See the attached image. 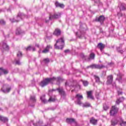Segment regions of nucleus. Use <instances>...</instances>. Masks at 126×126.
Returning a JSON list of instances; mask_svg holds the SVG:
<instances>
[{
	"label": "nucleus",
	"mask_w": 126,
	"mask_h": 126,
	"mask_svg": "<svg viewBox=\"0 0 126 126\" xmlns=\"http://www.w3.org/2000/svg\"><path fill=\"white\" fill-rule=\"evenodd\" d=\"M54 81H56L57 84L59 85V84H60V82H61V81H63V79L60 77L57 78L55 77L52 78H47L42 81L39 83V85L41 87H45V86H47V85L49 83H53Z\"/></svg>",
	"instance_id": "obj_1"
},
{
	"label": "nucleus",
	"mask_w": 126,
	"mask_h": 126,
	"mask_svg": "<svg viewBox=\"0 0 126 126\" xmlns=\"http://www.w3.org/2000/svg\"><path fill=\"white\" fill-rule=\"evenodd\" d=\"M55 49L63 50V47H64V38L63 37H62L58 39L56 43L54 45Z\"/></svg>",
	"instance_id": "obj_2"
},
{
	"label": "nucleus",
	"mask_w": 126,
	"mask_h": 126,
	"mask_svg": "<svg viewBox=\"0 0 126 126\" xmlns=\"http://www.w3.org/2000/svg\"><path fill=\"white\" fill-rule=\"evenodd\" d=\"M75 99H76V101L75 102V104L81 106V105H82L81 100H83V96L80 94H78L75 96Z\"/></svg>",
	"instance_id": "obj_3"
},
{
	"label": "nucleus",
	"mask_w": 126,
	"mask_h": 126,
	"mask_svg": "<svg viewBox=\"0 0 126 126\" xmlns=\"http://www.w3.org/2000/svg\"><path fill=\"white\" fill-rule=\"evenodd\" d=\"M65 86L66 87H67V86L74 87L75 86V90H76V91H78V90H80V85H79L78 84H77L75 86L74 85L72 84V83L69 81H66L65 83Z\"/></svg>",
	"instance_id": "obj_4"
},
{
	"label": "nucleus",
	"mask_w": 126,
	"mask_h": 126,
	"mask_svg": "<svg viewBox=\"0 0 126 126\" xmlns=\"http://www.w3.org/2000/svg\"><path fill=\"white\" fill-rule=\"evenodd\" d=\"M90 67L92 69H101V68H104L105 67V66L103 65H100V64H93L90 66H87V68H89Z\"/></svg>",
	"instance_id": "obj_5"
},
{
	"label": "nucleus",
	"mask_w": 126,
	"mask_h": 126,
	"mask_svg": "<svg viewBox=\"0 0 126 126\" xmlns=\"http://www.w3.org/2000/svg\"><path fill=\"white\" fill-rule=\"evenodd\" d=\"M62 14L60 12L55 13L53 15L49 16V20H53V19H59L61 18Z\"/></svg>",
	"instance_id": "obj_6"
},
{
	"label": "nucleus",
	"mask_w": 126,
	"mask_h": 126,
	"mask_svg": "<svg viewBox=\"0 0 126 126\" xmlns=\"http://www.w3.org/2000/svg\"><path fill=\"white\" fill-rule=\"evenodd\" d=\"M57 90L58 91L59 94L61 95V97H65V96H66V94H65V92L64 91V90H63V88L59 87L57 88Z\"/></svg>",
	"instance_id": "obj_7"
},
{
	"label": "nucleus",
	"mask_w": 126,
	"mask_h": 126,
	"mask_svg": "<svg viewBox=\"0 0 126 126\" xmlns=\"http://www.w3.org/2000/svg\"><path fill=\"white\" fill-rule=\"evenodd\" d=\"M11 90V88L8 85H4L2 88V91L3 93H8Z\"/></svg>",
	"instance_id": "obj_8"
},
{
	"label": "nucleus",
	"mask_w": 126,
	"mask_h": 126,
	"mask_svg": "<svg viewBox=\"0 0 126 126\" xmlns=\"http://www.w3.org/2000/svg\"><path fill=\"white\" fill-rule=\"evenodd\" d=\"M118 111H119V108L116 106H112L111 110H110V115L111 116H115L117 113H118Z\"/></svg>",
	"instance_id": "obj_9"
},
{
	"label": "nucleus",
	"mask_w": 126,
	"mask_h": 126,
	"mask_svg": "<svg viewBox=\"0 0 126 126\" xmlns=\"http://www.w3.org/2000/svg\"><path fill=\"white\" fill-rule=\"evenodd\" d=\"M95 20L97 22H100V24L102 25L103 22H104V21L105 20V16L101 15L98 18H95Z\"/></svg>",
	"instance_id": "obj_10"
},
{
	"label": "nucleus",
	"mask_w": 126,
	"mask_h": 126,
	"mask_svg": "<svg viewBox=\"0 0 126 126\" xmlns=\"http://www.w3.org/2000/svg\"><path fill=\"white\" fill-rule=\"evenodd\" d=\"M113 75H110L107 77V80L106 81V84L107 85H110L112 84V82H113Z\"/></svg>",
	"instance_id": "obj_11"
},
{
	"label": "nucleus",
	"mask_w": 126,
	"mask_h": 126,
	"mask_svg": "<svg viewBox=\"0 0 126 126\" xmlns=\"http://www.w3.org/2000/svg\"><path fill=\"white\" fill-rule=\"evenodd\" d=\"M21 16V13H19L17 16V18L18 20H15V19H10V20L12 22V23H13V22H18L20 19H21V17H20Z\"/></svg>",
	"instance_id": "obj_12"
},
{
	"label": "nucleus",
	"mask_w": 126,
	"mask_h": 126,
	"mask_svg": "<svg viewBox=\"0 0 126 126\" xmlns=\"http://www.w3.org/2000/svg\"><path fill=\"white\" fill-rule=\"evenodd\" d=\"M122 76H123V74H122V73L119 72L117 74V77L116 78V80H118L119 82H120L121 83H123V79L122 78Z\"/></svg>",
	"instance_id": "obj_13"
},
{
	"label": "nucleus",
	"mask_w": 126,
	"mask_h": 126,
	"mask_svg": "<svg viewBox=\"0 0 126 126\" xmlns=\"http://www.w3.org/2000/svg\"><path fill=\"white\" fill-rule=\"evenodd\" d=\"M7 73H8V70L0 68V76L2 74H7Z\"/></svg>",
	"instance_id": "obj_14"
},
{
	"label": "nucleus",
	"mask_w": 126,
	"mask_h": 126,
	"mask_svg": "<svg viewBox=\"0 0 126 126\" xmlns=\"http://www.w3.org/2000/svg\"><path fill=\"white\" fill-rule=\"evenodd\" d=\"M118 123L120 126H126V122L124 121L121 118H119Z\"/></svg>",
	"instance_id": "obj_15"
},
{
	"label": "nucleus",
	"mask_w": 126,
	"mask_h": 126,
	"mask_svg": "<svg viewBox=\"0 0 126 126\" xmlns=\"http://www.w3.org/2000/svg\"><path fill=\"white\" fill-rule=\"evenodd\" d=\"M52 46L47 45L45 49L42 51V53H43V54H47V53H49V52H50L49 50L50 49H52Z\"/></svg>",
	"instance_id": "obj_16"
},
{
	"label": "nucleus",
	"mask_w": 126,
	"mask_h": 126,
	"mask_svg": "<svg viewBox=\"0 0 126 126\" xmlns=\"http://www.w3.org/2000/svg\"><path fill=\"white\" fill-rule=\"evenodd\" d=\"M97 122H98V120L95 119V118H94V117H92V118H91V119L90 120V123L91 124H92V125H94V126L97 125Z\"/></svg>",
	"instance_id": "obj_17"
},
{
	"label": "nucleus",
	"mask_w": 126,
	"mask_h": 126,
	"mask_svg": "<svg viewBox=\"0 0 126 126\" xmlns=\"http://www.w3.org/2000/svg\"><path fill=\"white\" fill-rule=\"evenodd\" d=\"M119 124V118H117V119H113L111 121V125L112 126H115L116 125H118Z\"/></svg>",
	"instance_id": "obj_18"
},
{
	"label": "nucleus",
	"mask_w": 126,
	"mask_h": 126,
	"mask_svg": "<svg viewBox=\"0 0 126 126\" xmlns=\"http://www.w3.org/2000/svg\"><path fill=\"white\" fill-rule=\"evenodd\" d=\"M97 48H98V49H100L101 52H102L103 49H104L105 48V45L103 44V43H99L97 45Z\"/></svg>",
	"instance_id": "obj_19"
},
{
	"label": "nucleus",
	"mask_w": 126,
	"mask_h": 126,
	"mask_svg": "<svg viewBox=\"0 0 126 126\" xmlns=\"http://www.w3.org/2000/svg\"><path fill=\"white\" fill-rule=\"evenodd\" d=\"M83 108H88L89 107H91V104L89 102H85L84 103H82L81 104Z\"/></svg>",
	"instance_id": "obj_20"
},
{
	"label": "nucleus",
	"mask_w": 126,
	"mask_h": 126,
	"mask_svg": "<svg viewBox=\"0 0 126 126\" xmlns=\"http://www.w3.org/2000/svg\"><path fill=\"white\" fill-rule=\"evenodd\" d=\"M120 10H126V5L124 3H121L120 5Z\"/></svg>",
	"instance_id": "obj_21"
},
{
	"label": "nucleus",
	"mask_w": 126,
	"mask_h": 126,
	"mask_svg": "<svg viewBox=\"0 0 126 126\" xmlns=\"http://www.w3.org/2000/svg\"><path fill=\"white\" fill-rule=\"evenodd\" d=\"M61 30L59 29H56L55 31V32H54V34L56 35V36H60V35H61Z\"/></svg>",
	"instance_id": "obj_22"
},
{
	"label": "nucleus",
	"mask_w": 126,
	"mask_h": 126,
	"mask_svg": "<svg viewBox=\"0 0 126 126\" xmlns=\"http://www.w3.org/2000/svg\"><path fill=\"white\" fill-rule=\"evenodd\" d=\"M55 5L56 7H60L61 8H63L64 7V5L63 4H62L59 2H56L55 3Z\"/></svg>",
	"instance_id": "obj_23"
},
{
	"label": "nucleus",
	"mask_w": 126,
	"mask_h": 126,
	"mask_svg": "<svg viewBox=\"0 0 126 126\" xmlns=\"http://www.w3.org/2000/svg\"><path fill=\"white\" fill-rule=\"evenodd\" d=\"M45 95L43 94L41 96H40V100L42 102V103H44V104H46V103H48V100H46L45 98Z\"/></svg>",
	"instance_id": "obj_24"
},
{
	"label": "nucleus",
	"mask_w": 126,
	"mask_h": 126,
	"mask_svg": "<svg viewBox=\"0 0 126 126\" xmlns=\"http://www.w3.org/2000/svg\"><path fill=\"white\" fill-rule=\"evenodd\" d=\"M95 59V54L94 53H91L90 54L89 57L88 58V61H90V60H94Z\"/></svg>",
	"instance_id": "obj_25"
},
{
	"label": "nucleus",
	"mask_w": 126,
	"mask_h": 126,
	"mask_svg": "<svg viewBox=\"0 0 126 126\" xmlns=\"http://www.w3.org/2000/svg\"><path fill=\"white\" fill-rule=\"evenodd\" d=\"M66 123L68 124H71L72 123H74L75 120L72 118H67L66 120Z\"/></svg>",
	"instance_id": "obj_26"
},
{
	"label": "nucleus",
	"mask_w": 126,
	"mask_h": 126,
	"mask_svg": "<svg viewBox=\"0 0 126 126\" xmlns=\"http://www.w3.org/2000/svg\"><path fill=\"white\" fill-rule=\"evenodd\" d=\"M88 94V98H90V99H94V97L93 96H92V91H89L87 92Z\"/></svg>",
	"instance_id": "obj_27"
},
{
	"label": "nucleus",
	"mask_w": 126,
	"mask_h": 126,
	"mask_svg": "<svg viewBox=\"0 0 126 126\" xmlns=\"http://www.w3.org/2000/svg\"><path fill=\"white\" fill-rule=\"evenodd\" d=\"M124 100H125V98H124V97L119 98V99H117L116 103L117 105H119V104H120V103H121V102H123Z\"/></svg>",
	"instance_id": "obj_28"
},
{
	"label": "nucleus",
	"mask_w": 126,
	"mask_h": 126,
	"mask_svg": "<svg viewBox=\"0 0 126 126\" xmlns=\"http://www.w3.org/2000/svg\"><path fill=\"white\" fill-rule=\"evenodd\" d=\"M0 121H1V122H3V123H5L8 121L7 118L5 117H3L1 116H0Z\"/></svg>",
	"instance_id": "obj_29"
},
{
	"label": "nucleus",
	"mask_w": 126,
	"mask_h": 126,
	"mask_svg": "<svg viewBox=\"0 0 126 126\" xmlns=\"http://www.w3.org/2000/svg\"><path fill=\"white\" fill-rule=\"evenodd\" d=\"M122 45H120V46L117 48V51L118 53H120V54H123L124 53V51L122 50Z\"/></svg>",
	"instance_id": "obj_30"
},
{
	"label": "nucleus",
	"mask_w": 126,
	"mask_h": 126,
	"mask_svg": "<svg viewBox=\"0 0 126 126\" xmlns=\"http://www.w3.org/2000/svg\"><path fill=\"white\" fill-rule=\"evenodd\" d=\"M94 78L95 80V82L99 83V82H100V77H99V76H98L96 75H94Z\"/></svg>",
	"instance_id": "obj_31"
},
{
	"label": "nucleus",
	"mask_w": 126,
	"mask_h": 126,
	"mask_svg": "<svg viewBox=\"0 0 126 126\" xmlns=\"http://www.w3.org/2000/svg\"><path fill=\"white\" fill-rule=\"evenodd\" d=\"M3 49L6 51H8V45H6V43H3Z\"/></svg>",
	"instance_id": "obj_32"
},
{
	"label": "nucleus",
	"mask_w": 126,
	"mask_h": 126,
	"mask_svg": "<svg viewBox=\"0 0 126 126\" xmlns=\"http://www.w3.org/2000/svg\"><path fill=\"white\" fill-rule=\"evenodd\" d=\"M83 33H84V32H82L81 31H80V33H79V32H77L76 33V36H77V37H78L80 38H81V35H82L83 34Z\"/></svg>",
	"instance_id": "obj_33"
},
{
	"label": "nucleus",
	"mask_w": 126,
	"mask_h": 126,
	"mask_svg": "<svg viewBox=\"0 0 126 126\" xmlns=\"http://www.w3.org/2000/svg\"><path fill=\"white\" fill-rule=\"evenodd\" d=\"M16 35H20V34H21V29H20V28L16 30Z\"/></svg>",
	"instance_id": "obj_34"
},
{
	"label": "nucleus",
	"mask_w": 126,
	"mask_h": 126,
	"mask_svg": "<svg viewBox=\"0 0 126 126\" xmlns=\"http://www.w3.org/2000/svg\"><path fill=\"white\" fill-rule=\"evenodd\" d=\"M17 57L20 59V58H22V53L21 52L19 51L17 54Z\"/></svg>",
	"instance_id": "obj_35"
},
{
	"label": "nucleus",
	"mask_w": 126,
	"mask_h": 126,
	"mask_svg": "<svg viewBox=\"0 0 126 126\" xmlns=\"http://www.w3.org/2000/svg\"><path fill=\"white\" fill-rule=\"evenodd\" d=\"M83 84L84 86H88L89 83L87 81H82Z\"/></svg>",
	"instance_id": "obj_36"
},
{
	"label": "nucleus",
	"mask_w": 126,
	"mask_h": 126,
	"mask_svg": "<svg viewBox=\"0 0 126 126\" xmlns=\"http://www.w3.org/2000/svg\"><path fill=\"white\" fill-rule=\"evenodd\" d=\"M31 100H32V101L33 102H36V98L35 96H31Z\"/></svg>",
	"instance_id": "obj_37"
},
{
	"label": "nucleus",
	"mask_w": 126,
	"mask_h": 126,
	"mask_svg": "<svg viewBox=\"0 0 126 126\" xmlns=\"http://www.w3.org/2000/svg\"><path fill=\"white\" fill-rule=\"evenodd\" d=\"M0 24L1 25H5V21L3 20H0Z\"/></svg>",
	"instance_id": "obj_38"
},
{
	"label": "nucleus",
	"mask_w": 126,
	"mask_h": 126,
	"mask_svg": "<svg viewBox=\"0 0 126 126\" xmlns=\"http://www.w3.org/2000/svg\"><path fill=\"white\" fill-rule=\"evenodd\" d=\"M43 62H44L45 63H50V60H49V59L47 58V59H44Z\"/></svg>",
	"instance_id": "obj_39"
},
{
	"label": "nucleus",
	"mask_w": 126,
	"mask_h": 126,
	"mask_svg": "<svg viewBox=\"0 0 126 126\" xmlns=\"http://www.w3.org/2000/svg\"><path fill=\"white\" fill-rule=\"evenodd\" d=\"M108 109H109V106H107L106 105H103V110L107 111Z\"/></svg>",
	"instance_id": "obj_40"
},
{
	"label": "nucleus",
	"mask_w": 126,
	"mask_h": 126,
	"mask_svg": "<svg viewBox=\"0 0 126 126\" xmlns=\"http://www.w3.org/2000/svg\"><path fill=\"white\" fill-rule=\"evenodd\" d=\"M55 98H52V97H50L49 100L47 101V102H54Z\"/></svg>",
	"instance_id": "obj_41"
},
{
	"label": "nucleus",
	"mask_w": 126,
	"mask_h": 126,
	"mask_svg": "<svg viewBox=\"0 0 126 126\" xmlns=\"http://www.w3.org/2000/svg\"><path fill=\"white\" fill-rule=\"evenodd\" d=\"M32 49V47H31V46H30L28 47L27 48H26V51H31Z\"/></svg>",
	"instance_id": "obj_42"
},
{
	"label": "nucleus",
	"mask_w": 126,
	"mask_h": 126,
	"mask_svg": "<svg viewBox=\"0 0 126 126\" xmlns=\"http://www.w3.org/2000/svg\"><path fill=\"white\" fill-rule=\"evenodd\" d=\"M117 15L118 16H119V17H121L122 16H123V14L122 13V12H119L117 13Z\"/></svg>",
	"instance_id": "obj_43"
},
{
	"label": "nucleus",
	"mask_w": 126,
	"mask_h": 126,
	"mask_svg": "<svg viewBox=\"0 0 126 126\" xmlns=\"http://www.w3.org/2000/svg\"><path fill=\"white\" fill-rule=\"evenodd\" d=\"M16 64H18L19 65L21 64V63H20V61H19V60H16Z\"/></svg>",
	"instance_id": "obj_44"
},
{
	"label": "nucleus",
	"mask_w": 126,
	"mask_h": 126,
	"mask_svg": "<svg viewBox=\"0 0 126 126\" xmlns=\"http://www.w3.org/2000/svg\"><path fill=\"white\" fill-rule=\"evenodd\" d=\"M108 65H109V66H113L114 65V63L111 62L110 63H108Z\"/></svg>",
	"instance_id": "obj_45"
},
{
	"label": "nucleus",
	"mask_w": 126,
	"mask_h": 126,
	"mask_svg": "<svg viewBox=\"0 0 126 126\" xmlns=\"http://www.w3.org/2000/svg\"><path fill=\"white\" fill-rule=\"evenodd\" d=\"M100 33H102V34H105L106 32H105L103 31V30L102 29H100Z\"/></svg>",
	"instance_id": "obj_46"
},
{
	"label": "nucleus",
	"mask_w": 126,
	"mask_h": 126,
	"mask_svg": "<svg viewBox=\"0 0 126 126\" xmlns=\"http://www.w3.org/2000/svg\"><path fill=\"white\" fill-rule=\"evenodd\" d=\"M70 50H69V49H67L64 50V53H70Z\"/></svg>",
	"instance_id": "obj_47"
},
{
	"label": "nucleus",
	"mask_w": 126,
	"mask_h": 126,
	"mask_svg": "<svg viewBox=\"0 0 126 126\" xmlns=\"http://www.w3.org/2000/svg\"><path fill=\"white\" fill-rule=\"evenodd\" d=\"M58 91V90H57V89H52V90H49V92H54V91Z\"/></svg>",
	"instance_id": "obj_48"
},
{
	"label": "nucleus",
	"mask_w": 126,
	"mask_h": 126,
	"mask_svg": "<svg viewBox=\"0 0 126 126\" xmlns=\"http://www.w3.org/2000/svg\"><path fill=\"white\" fill-rule=\"evenodd\" d=\"M81 57H82V58H83V59L85 58V56L84 55V54H81Z\"/></svg>",
	"instance_id": "obj_49"
},
{
	"label": "nucleus",
	"mask_w": 126,
	"mask_h": 126,
	"mask_svg": "<svg viewBox=\"0 0 126 126\" xmlns=\"http://www.w3.org/2000/svg\"><path fill=\"white\" fill-rule=\"evenodd\" d=\"M32 51L34 52L36 49H35V47H32Z\"/></svg>",
	"instance_id": "obj_50"
},
{
	"label": "nucleus",
	"mask_w": 126,
	"mask_h": 126,
	"mask_svg": "<svg viewBox=\"0 0 126 126\" xmlns=\"http://www.w3.org/2000/svg\"><path fill=\"white\" fill-rule=\"evenodd\" d=\"M112 86H113V87H116V83L114 82L112 83Z\"/></svg>",
	"instance_id": "obj_51"
},
{
	"label": "nucleus",
	"mask_w": 126,
	"mask_h": 126,
	"mask_svg": "<svg viewBox=\"0 0 126 126\" xmlns=\"http://www.w3.org/2000/svg\"><path fill=\"white\" fill-rule=\"evenodd\" d=\"M122 94H123V92H118V95H121Z\"/></svg>",
	"instance_id": "obj_52"
},
{
	"label": "nucleus",
	"mask_w": 126,
	"mask_h": 126,
	"mask_svg": "<svg viewBox=\"0 0 126 126\" xmlns=\"http://www.w3.org/2000/svg\"><path fill=\"white\" fill-rule=\"evenodd\" d=\"M35 47L39 48V47H40V46L39 45V44H35Z\"/></svg>",
	"instance_id": "obj_53"
},
{
	"label": "nucleus",
	"mask_w": 126,
	"mask_h": 126,
	"mask_svg": "<svg viewBox=\"0 0 126 126\" xmlns=\"http://www.w3.org/2000/svg\"><path fill=\"white\" fill-rule=\"evenodd\" d=\"M45 22H46V23H48L49 22V20H46Z\"/></svg>",
	"instance_id": "obj_54"
},
{
	"label": "nucleus",
	"mask_w": 126,
	"mask_h": 126,
	"mask_svg": "<svg viewBox=\"0 0 126 126\" xmlns=\"http://www.w3.org/2000/svg\"><path fill=\"white\" fill-rule=\"evenodd\" d=\"M51 110H52L53 111H54V110H55V108H51Z\"/></svg>",
	"instance_id": "obj_55"
},
{
	"label": "nucleus",
	"mask_w": 126,
	"mask_h": 126,
	"mask_svg": "<svg viewBox=\"0 0 126 126\" xmlns=\"http://www.w3.org/2000/svg\"><path fill=\"white\" fill-rule=\"evenodd\" d=\"M112 32H113V31H114V29L111 30Z\"/></svg>",
	"instance_id": "obj_56"
},
{
	"label": "nucleus",
	"mask_w": 126,
	"mask_h": 126,
	"mask_svg": "<svg viewBox=\"0 0 126 126\" xmlns=\"http://www.w3.org/2000/svg\"><path fill=\"white\" fill-rule=\"evenodd\" d=\"M0 111H1V108H0Z\"/></svg>",
	"instance_id": "obj_57"
},
{
	"label": "nucleus",
	"mask_w": 126,
	"mask_h": 126,
	"mask_svg": "<svg viewBox=\"0 0 126 126\" xmlns=\"http://www.w3.org/2000/svg\"><path fill=\"white\" fill-rule=\"evenodd\" d=\"M0 12H1V10H0Z\"/></svg>",
	"instance_id": "obj_58"
},
{
	"label": "nucleus",
	"mask_w": 126,
	"mask_h": 126,
	"mask_svg": "<svg viewBox=\"0 0 126 126\" xmlns=\"http://www.w3.org/2000/svg\"><path fill=\"white\" fill-rule=\"evenodd\" d=\"M71 92H73V90H72V91H71Z\"/></svg>",
	"instance_id": "obj_59"
},
{
	"label": "nucleus",
	"mask_w": 126,
	"mask_h": 126,
	"mask_svg": "<svg viewBox=\"0 0 126 126\" xmlns=\"http://www.w3.org/2000/svg\"><path fill=\"white\" fill-rule=\"evenodd\" d=\"M31 107H33V105H32H32H31Z\"/></svg>",
	"instance_id": "obj_60"
},
{
	"label": "nucleus",
	"mask_w": 126,
	"mask_h": 126,
	"mask_svg": "<svg viewBox=\"0 0 126 126\" xmlns=\"http://www.w3.org/2000/svg\"><path fill=\"white\" fill-rule=\"evenodd\" d=\"M14 0V1H16V0Z\"/></svg>",
	"instance_id": "obj_61"
}]
</instances>
